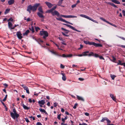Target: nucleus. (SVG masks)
Segmentation results:
<instances>
[{
    "instance_id": "50",
    "label": "nucleus",
    "mask_w": 125,
    "mask_h": 125,
    "mask_svg": "<svg viewBox=\"0 0 125 125\" xmlns=\"http://www.w3.org/2000/svg\"><path fill=\"white\" fill-rule=\"evenodd\" d=\"M111 5L114 7L115 8H117V6L114 3H112Z\"/></svg>"
},
{
    "instance_id": "13",
    "label": "nucleus",
    "mask_w": 125,
    "mask_h": 125,
    "mask_svg": "<svg viewBox=\"0 0 125 125\" xmlns=\"http://www.w3.org/2000/svg\"><path fill=\"white\" fill-rule=\"evenodd\" d=\"M61 74L62 76V80L64 81H65L66 80V77L65 74L64 73H61Z\"/></svg>"
},
{
    "instance_id": "18",
    "label": "nucleus",
    "mask_w": 125,
    "mask_h": 125,
    "mask_svg": "<svg viewBox=\"0 0 125 125\" xmlns=\"http://www.w3.org/2000/svg\"><path fill=\"white\" fill-rule=\"evenodd\" d=\"M14 2V0H10L8 1V3L9 5H11L13 4Z\"/></svg>"
},
{
    "instance_id": "32",
    "label": "nucleus",
    "mask_w": 125,
    "mask_h": 125,
    "mask_svg": "<svg viewBox=\"0 0 125 125\" xmlns=\"http://www.w3.org/2000/svg\"><path fill=\"white\" fill-rule=\"evenodd\" d=\"M62 29L63 31H66V32H65V33L67 34L68 33V32H69V31H68L67 30L63 28H62Z\"/></svg>"
},
{
    "instance_id": "17",
    "label": "nucleus",
    "mask_w": 125,
    "mask_h": 125,
    "mask_svg": "<svg viewBox=\"0 0 125 125\" xmlns=\"http://www.w3.org/2000/svg\"><path fill=\"white\" fill-rule=\"evenodd\" d=\"M77 98L79 100H80L83 101L84 100L83 98L82 97L77 95Z\"/></svg>"
},
{
    "instance_id": "35",
    "label": "nucleus",
    "mask_w": 125,
    "mask_h": 125,
    "mask_svg": "<svg viewBox=\"0 0 125 125\" xmlns=\"http://www.w3.org/2000/svg\"><path fill=\"white\" fill-rule=\"evenodd\" d=\"M62 1H59L58 4L57 5L59 6H60L62 3Z\"/></svg>"
},
{
    "instance_id": "48",
    "label": "nucleus",
    "mask_w": 125,
    "mask_h": 125,
    "mask_svg": "<svg viewBox=\"0 0 125 125\" xmlns=\"http://www.w3.org/2000/svg\"><path fill=\"white\" fill-rule=\"evenodd\" d=\"M61 17H62L65 18H67V15H61Z\"/></svg>"
},
{
    "instance_id": "29",
    "label": "nucleus",
    "mask_w": 125,
    "mask_h": 125,
    "mask_svg": "<svg viewBox=\"0 0 125 125\" xmlns=\"http://www.w3.org/2000/svg\"><path fill=\"white\" fill-rule=\"evenodd\" d=\"M53 10L52 9L47 10L46 12V13H51L52 14V12Z\"/></svg>"
},
{
    "instance_id": "19",
    "label": "nucleus",
    "mask_w": 125,
    "mask_h": 125,
    "mask_svg": "<svg viewBox=\"0 0 125 125\" xmlns=\"http://www.w3.org/2000/svg\"><path fill=\"white\" fill-rule=\"evenodd\" d=\"M110 96L113 100L115 101H116V98L113 94H110Z\"/></svg>"
},
{
    "instance_id": "57",
    "label": "nucleus",
    "mask_w": 125,
    "mask_h": 125,
    "mask_svg": "<svg viewBox=\"0 0 125 125\" xmlns=\"http://www.w3.org/2000/svg\"><path fill=\"white\" fill-rule=\"evenodd\" d=\"M79 125H87L85 123H83L82 124H81V123H80L79 124Z\"/></svg>"
},
{
    "instance_id": "5",
    "label": "nucleus",
    "mask_w": 125,
    "mask_h": 125,
    "mask_svg": "<svg viewBox=\"0 0 125 125\" xmlns=\"http://www.w3.org/2000/svg\"><path fill=\"white\" fill-rule=\"evenodd\" d=\"M43 13H40V12H38L37 13V15L40 18H42L41 20L42 21H44V16L43 15Z\"/></svg>"
},
{
    "instance_id": "40",
    "label": "nucleus",
    "mask_w": 125,
    "mask_h": 125,
    "mask_svg": "<svg viewBox=\"0 0 125 125\" xmlns=\"http://www.w3.org/2000/svg\"><path fill=\"white\" fill-rule=\"evenodd\" d=\"M35 30L36 31H37L38 30H40V28L39 27H35Z\"/></svg>"
},
{
    "instance_id": "45",
    "label": "nucleus",
    "mask_w": 125,
    "mask_h": 125,
    "mask_svg": "<svg viewBox=\"0 0 125 125\" xmlns=\"http://www.w3.org/2000/svg\"><path fill=\"white\" fill-rule=\"evenodd\" d=\"M77 104L76 103L74 105L73 107V108L74 109H75L76 108L77 106Z\"/></svg>"
},
{
    "instance_id": "52",
    "label": "nucleus",
    "mask_w": 125,
    "mask_h": 125,
    "mask_svg": "<svg viewBox=\"0 0 125 125\" xmlns=\"http://www.w3.org/2000/svg\"><path fill=\"white\" fill-rule=\"evenodd\" d=\"M13 113H17L16 111L15 108L13 109Z\"/></svg>"
},
{
    "instance_id": "8",
    "label": "nucleus",
    "mask_w": 125,
    "mask_h": 125,
    "mask_svg": "<svg viewBox=\"0 0 125 125\" xmlns=\"http://www.w3.org/2000/svg\"><path fill=\"white\" fill-rule=\"evenodd\" d=\"M16 35L18 38L20 39H21L23 37L22 34L20 31H18L16 33Z\"/></svg>"
},
{
    "instance_id": "58",
    "label": "nucleus",
    "mask_w": 125,
    "mask_h": 125,
    "mask_svg": "<svg viewBox=\"0 0 125 125\" xmlns=\"http://www.w3.org/2000/svg\"><path fill=\"white\" fill-rule=\"evenodd\" d=\"M94 56L96 57H99V55H98L97 54H95L94 55Z\"/></svg>"
},
{
    "instance_id": "30",
    "label": "nucleus",
    "mask_w": 125,
    "mask_h": 125,
    "mask_svg": "<svg viewBox=\"0 0 125 125\" xmlns=\"http://www.w3.org/2000/svg\"><path fill=\"white\" fill-rule=\"evenodd\" d=\"M30 29L32 31V32H34V30L33 26H32L31 28Z\"/></svg>"
},
{
    "instance_id": "43",
    "label": "nucleus",
    "mask_w": 125,
    "mask_h": 125,
    "mask_svg": "<svg viewBox=\"0 0 125 125\" xmlns=\"http://www.w3.org/2000/svg\"><path fill=\"white\" fill-rule=\"evenodd\" d=\"M61 115V114H60L59 115L57 116V118L59 119V120H60L61 119V118L60 117Z\"/></svg>"
},
{
    "instance_id": "41",
    "label": "nucleus",
    "mask_w": 125,
    "mask_h": 125,
    "mask_svg": "<svg viewBox=\"0 0 125 125\" xmlns=\"http://www.w3.org/2000/svg\"><path fill=\"white\" fill-rule=\"evenodd\" d=\"M13 19L12 18H11L9 19L8 20V21L9 22V21H13Z\"/></svg>"
},
{
    "instance_id": "10",
    "label": "nucleus",
    "mask_w": 125,
    "mask_h": 125,
    "mask_svg": "<svg viewBox=\"0 0 125 125\" xmlns=\"http://www.w3.org/2000/svg\"><path fill=\"white\" fill-rule=\"evenodd\" d=\"M45 3L49 8H51L53 6V5L50 2H46Z\"/></svg>"
},
{
    "instance_id": "46",
    "label": "nucleus",
    "mask_w": 125,
    "mask_h": 125,
    "mask_svg": "<svg viewBox=\"0 0 125 125\" xmlns=\"http://www.w3.org/2000/svg\"><path fill=\"white\" fill-rule=\"evenodd\" d=\"M25 120L27 123H28L29 122V121L28 119L27 118H25Z\"/></svg>"
},
{
    "instance_id": "26",
    "label": "nucleus",
    "mask_w": 125,
    "mask_h": 125,
    "mask_svg": "<svg viewBox=\"0 0 125 125\" xmlns=\"http://www.w3.org/2000/svg\"><path fill=\"white\" fill-rule=\"evenodd\" d=\"M67 18H76L77 17L75 16H72V15H67Z\"/></svg>"
},
{
    "instance_id": "33",
    "label": "nucleus",
    "mask_w": 125,
    "mask_h": 125,
    "mask_svg": "<svg viewBox=\"0 0 125 125\" xmlns=\"http://www.w3.org/2000/svg\"><path fill=\"white\" fill-rule=\"evenodd\" d=\"M94 53L93 52H91L89 54H88V56H94Z\"/></svg>"
},
{
    "instance_id": "20",
    "label": "nucleus",
    "mask_w": 125,
    "mask_h": 125,
    "mask_svg": "<svg viewBox=\"0 0 125 125\" xmlns=\"http://www.w3.org/2000/svg\"><path fill=\"white\" fill-rule=\"evenodd\" d=\"M39 110L41 112L45 113L46 114H48L45 110L44 109H42V108H40L39 109Z\"/></svg>"
},
{
    "instance_id": "25",
    "label": "nucleus",
    "mask_w": 125,
    "mask_h": 125,
    "mask_svg": "<svg viewBox=\"0 0 125 125\" xmlns=\"http://www.w3.org/2000/svg\"><path fill=\"white\" fill-rule=\"evenodd\" d=\"M112 2L117 4H120V2L119 1L116 0H112Z\"/></svg>"
},
{
    "instance_id": "2",
    "label": "nucleus",
    "mask_w": 125,
    "mask_h": 125,
    "mask_svg": "<svg viewBox=\"0 0 125 125\" xmlns=\"http://www.w3.org/2000/svg\"><path fill=\"white\" fill-rule=\"evenodd\" d=\"M40 35L41 36H43V38L45 39L48 36V32L46 31H44L43 29H42V31H40Z\"/></svg>"
},
{
    "instance_id": "51",
    "label": "nucleus",
    "mask_w": 125,
    "mask_h": 125,
    "mask_svg": "<svg viewBox=\"0 0 125 125\" xmlns=\"http://www.w3.org/2000/svg\"><path fill=\"white\" fill-rule=\"evenodd\" d=\"M84 42L85 44H89V42L84 41Z\"/></svg>"
},
{
    "instance_id": "31",
    "label": "nucleus",
    "mask_w": 125,
    "mask_h": 125,
    "mask_svg": "<svg viewBox=\"0 0 125 125\" xmlns=\"http://www.w3.org/2000/svg\"><path fill=\"white\" fill-rule=\"evenodd\" d=\"M123 63H122L121 61L120 60L118 61V65H123Z\"/></svg>"
},
{
    "instance_id": "37",
    "label": "nucleus",
    "mask_w": 125,
    "mask_h": 125,
    "mask_svg": "<svg viewBox=\"0 0 125 125\" xmlns=\"http://www.w3.org/2000/svg\"><path fill=\"white\" fill-rule=\"evenodd\" d=\"M7 95H5V97H4V98L3 99L2 101H5L6 100V99L7 98Z\"/></svg>"
},
{
    "instance_id": "53",
    "label": "nucleus",
    "mask_w": 125,
    "mask_h": 125,
    "mask_svg": "<svg viewBox=\"0 0 125 125\" xmlns=\"http://www.w3.org/2000/svg\"><path fill=\"white\" fill-rule=\"evenodd\" d=\"M99 58L100 59H102L104 60V58L102 56H99Z\"/></svg>"
},
{
    "instance_id": "1",
    "label": "nucleus",
    "mask_w": 125,
    "mask_h": 125,
    "mask_svg": "<svg viewBox=\"0 0 125 125\" xmlns=\"http://www.w3.org/2000/svg\"><path fill=\"white\" fill-rule=\"evenodd\" d=\"M40 5V3H36L33 6H32L31 5H30L27 7V11H29L30 13H31V10L33 11H35L37 7Z\"/></svg>"
},
{
    "instance_id": "55",
    "label": "nucleus",
    "mask_w": 125,
    "mask_h": 125,
    "mask_svg": "<svg viewBox=\"0 0 125 125\" xmlns=\"http://www.w3.org/2000/svg\"><path fill=\"white\" fill-rule=\"evenodd\" d=\"M122 12L124 16H125V11L124 10H123L122 11Z\"/></svg>"
},
{
    "instance_id": "23",
    "label": "nucleus",
    "mask_w": 125,
    "mask_h": 125,
    "mask_svg": "<svg viewBox=\"0 0 125 125\" xmlns=\"http://www.w3.org/2000/svg\"><path fill=\"white\" fill-rule=\"evenodd\" d=\"M30 31L29 30H27L25 33H23V35L24 36L27 35L29 32Z\"/></svg>"
},
{
    "instance_id": "7",
    "label": "nucleus",
    "mask_w": 125,
    "mask_h": 125,
    "mask_svg": "<svg viewBox=\"0 0 125 125\" xmlns=\"http://www.w3.org/2000/svg\"><path fill=\"white\" fill-rule=\"evenodd\" d=\"M64 25H66V26H67V27L70 28L71 29H72V30H74V31H78V32H80V31L79 30H77V29H75L74 27H73V26H72L70 25H69V24H64Z\"/></svg>"
},
{
    "instance_id": "63",
    "label": "nucleus",
    "mask_w": 125,
    "mask_h": 125,
    "mask_svg": "<svg viewBox=\"0 0 125 125\" xmlns=\"http://www.w3.org/2000/svg\"><path fill=\"white\" fill-rule=\"evenodd\" d=\"M65 23H68V24H70L71 25H73V23H71V22H68V21H66V22Z\"/></svg>"
},
{
    "instance_id": "62",
    "label": "nucleus",
    "mask_w": 125,
    "mask_h": 125,
    "mask_svg": "<svg viewBox=\"0 0 125 125\" xmlns=\"http://www.w3.org/2000/svg\"><path fill=\"white\" fill-rule=\"evenodd\" d=\"M62 56L64 57H67V55H66L64 54H63L62 55Z\"/></svg>"
},
{
    "instance_id": "15",
    "label": "nucleus",
    "mask_w": 125,
    "mask_h": 125,
    "mask_svg": "<svg viewBox=\"0 0 125 125\" xmlns=\"http://www.w3.org/2000/svg\"><path fill=\"white\" fill-rule=\"evenodd\" d=\"M22 105L24 109L28 110L30 109L29 107H27L23 103H22Z\"/></svg>"
},
{
    "instance_id": "14",
    "label": "nucleus",
    "mask_w": 125,
    "mask_h": 125,
    "mask_svg": "<svg viewBox=\"0 0 125 125\" xmlns=\"http://www.w3.org/2000/svg\"><path fill=\"white\" fill-rule=\"evenodd\" d=\"M8 25L9 27V28L11 29H14V27H12V24L11 22H8Z\"/></svg>"
},
{
    "instance_id": "6",
    "label": "nucleus",
    "mask_w": 125,
    "mask_h": 125,
    "mask_svg": "<svg viewBox=\"0 0 125 125\" xmlns=\"http://www.w3.org/2000/svg\"><path fill=\"white\" fill-rule=\"evenodd\" d=\"M100 19H101V20H102L104 21V22L107 23L112 25V26H114L115 27H117V26L116 25L110 23V22H109L108 21H106L104 19V18H103L101 17L100 18Z\"/></svg>"
},
{
    "instance_id": "11",
    "label": "nucleus",
    "mask_w": 125,
    "mask_h": 125,
    "mask_svg": "<svg viewBox=\"0 0 125 125\" xmlns=\"http://www.w3.org/2000/svg\"><path fill=\"white\" fill-rule=\"evenodd\" d=\"M52 14L53 16L56 15L57 16H58L60 15L59 12L56 10H55L54 11H52Z\"/></svg>"
},
{
    "instance_id": "24",
    "label": "nucleus",
    "mask_w": 125,
    "mask_h": 125,
    "mask_svg": "<svg viewBox=\"0 0 125 125\" xmlns=\"http://www.w3.org/2000/svg\"><path fill=\"white\" fill-rule=\"evenodd\" d=\"M89 52L88 51H87L83 52V56H88V54H87V53Z\"/></svg>"
},
{
    "instance_id": "44",
    "label": "nucleus",
    "mask_w": 125,
    "mask_h": 125,
    "mask_svg": "<svg viewBox=\"0 0 125 125\" xmlns=\"http://www.w3.org/2000/svg\"><path fill=\"white\" fill-rule=\"evenodd\" d=\"M77 5V4H73V5H72V8H74Z\"/></svg>"
},
{
    "instance_id": "21",
    "label": "nucleus",
    "mask_w": 125,
    "mask_h": 125,
    "mask_svg": "<svg viewBox=\"0 0 125 125\" xmlns=\"http://www.w3.org/2000/svg\"><path fill=\"white\" fill-rule=\"evenodd\" d=\"M38 10L40 13H44L42 7H40L39 8Z\"/></svg>"
},
{
    "instance_id": "38",
    "label": "nucleus",
    "mask_w": 125,
    "mask_h": 125,
    "mask_svg": "<svg viewBox=\"0 0 125 125\" xmlns=\"http://www.w3.org/2000/svg\"><path fill=\"white\" fill-rule=\"evenodd\" d=\"M111 77L112 79L114 80V78H115V77H116V76L115 75H111Z\"/></svg>"
},
{
    "instance_id": "56",
    "label": "nucleus",
    "mask_w": 125,
    "mask_h": 125,
    "mask_svg": "<svg viewBox=\"0 0 125 125\" xmlns=\"http://www.w3.org/2000/svg\"><path fill=\"white\" fill-rule=\"evenodd\" d=\"M106 120L107 121V122L108 123H110L111 122L110 120H109L107 118H106Z\"/></svg>"
},
{
    "instance_id": "59",
    "label": "nucleus",
    "mask_w": 125,
    "mask_h": 125,
    "mask_svg": "<svg viewBox=\"0 0 125 125\" xmlns=\"http://www.w3.org/2000/svg\"><path fill=\"white\" fill-rule=\"evenodd\" d=\"M36 125H42L40 122H37L36 124Z\"/></svg>"
},
{
    "instance_id": "36",
    "label": "nucleus",
    "mask_w": 125,
    "mask_h": 125,
    "mask_svg": "<svg viewBox=\"0 0 125 125\" xmlns=\"http://www.w3.org/2000/svg\"><path fill=\"white\" fill-rule=\"evenodd\" d=\"M67 57H72L73 56V55L72 54H67Z\"/></svg>"
},
{
    "instance_id": "4",
    "label": "nucleus",
    "mask_w": 125,
    "mask_h": 125,
    "mask_svg": "<svg viewBox=\"0 0 125 125\" xmlns=\"http://www.w3.org/2000/svg\"><path fill=\"white\" fill-rule=\"evenodd\" d=\"M10 115L11 117L14 119L15 118H17L19 116V115L17 113H13V112L10 113Z\"/></svg>"
},
{
    "instance_id": "64",
    "label": "nucleus",
    "mask_w": 125,
    "mask_h": 125,
    "mask_svg": "<svg viewBox=\"0 0 125 125\" xmlns=\"http://www.w3.org/2000/svg\"><path fill=\"white\" fill-rule=\"evenodd\" d=\"M56 8V6H55V7H53L52 9V10L53 11V10H55Z\"/></svg>"
},
{
    "instance_id": "22",
    "label": "nucleus",
    "mask_w": 125,
    "mask_h": 125,
    "mask_svg": "<svg viewBox=\"0 0 125 125\" xmlns=\"http://www.w3.org/2000/svg\"><path fill=\"white\" fill-rule=\"evenodd\" d=\"M94 46L96 47H102V45L101 44L98 43H95Z\"/></svg>"
},
{
    "instance_id": "49",
    "label": "nucleus",
    "mask_w": 125,
    "mask_h": 125,
    "mask_svg": "<svg viewBox=\"0 0 125 125\" xmlns=\"http://www.w3.org/2000/svg\"><path fill=\"white\" fill-rule=\"evenodd\" d=\"M74 55V56L76 55V56H79V57H81V56H83V53L81 54H78V55Z\"/></svg>"
},
{
    "instance_id": "54",
    "label": "nucleus",
    "mask_w": 125,
    "mask_h": 125,
    "mask_svg": "<svg viewBox=\"0 0 125 125\" xmlns=\"http://www.w3.org/2000/svg\"><path fill=\"white\" fill-rule=\"evenodd\" d=\"M118 37L121 39H122L123 40H125V38H124V37H120V36H118Z\"/></svg>"
},
{
    "instance_id": "12",
    "label": "nucleus",
    "mask_w": 125,
    "mask_h": 125,
    "mask_svg": "<svg viewBox=\"0 0 125 125\" xmlns=\"http://www.w3.org/2000/svg\"><path fill=\"white\" fill-rule=\"evenodd\" d=\"M45 102L44 100H42L41 101H39L38 102V103L39 104L43 105L45 104Z\"/></svg>"
},
{
    "instance_id": "34",
    "label": "nucleus",
    "mask_w": 125,
    "mask_h": 125,
    "mask_svg": "<svg viewBox=\"0 0 125 125\" xmlns=\"http://www.w3.org/2000/svg\"><path fill=\"white\" fill-rule=\"evenodd\" d=\"M95 42H89V44L90 45H92L94 46L95 44Z\"/></svg>"
},
{
    "instance_id": "16",
    "label": "nucleus",
    "mask_w": 125,
    "mask_h": 125,
    "mask_svg": "<svg viewBox=\"0 0 125 125\" xmlns=\"http://www.w3.org/2000/svg\"><path fill=\"white\" fill-rule=\"evenodd\" d=\"M56 19L57 20L61 21L65 23L66 22V21L65 20L63 19L62 18H56Z\"/></svg>"
},
{
    "instance_id": "42",
    "label": "nucleus",
    "mask_w": 125,
    "mask_h": 125,
    "mask_svg": "<svg viewBox=\"0 0 125 125\" xmlns=\"http://www.w3.org/2000/svg\"><path fill=\"white\" fill-rule=\"evenodd\" d=\"M58 104L56 102H55L53 104V105L54 107H56L57 105H58Z\"/></svg>"
},
{
    "instance_id": "9",
    "label": "nucleus",
    "mask_w": 125,
    "mask_h": 125,
    "mask_svg": "<svg viewBox=\"0 0 125 125\" xmlns=\"http://www.w3.org/2000/svg\"><path fill=\"white\" fill-rule=\"evenodd\" d=\"M21 86L24 88V89L26 90V93L28 94H29L30 93L28 87L23 84L21 85Z\"/></svg>"
},
{
    "instance_id": "27",
    "label": "nucleus",
    "mask_w": 125,
    "mask_h": 125,
    "mask_svg": "<svg viewBox=\"0 0 125 125\" xmlns=\"http://www.w3.org/2000/svg\"><path fill=\"white\" fill-rule=\"evenodd\" d=\"M112 56V58H113V60H112L110 59V60L111 61H112V62H115V61L116 60V58H115L114 57V56Z\"/></svg>"
},
{
    "instance_id": "61",
    "label": "nucleus",
    "mask_w": 125,
    "mask_h": 125,
    "mask_svg": "<svg viewBox=\"0 0 125 125\" xmlns=\"http://www.w3.org/2000/svg\"><path fill=\"white\" fill-rule=\"evenodd\" d=\"M84 114L85 115L87 116H89V114L87 113H85Z\"/></svg>"
},
{
    "instance_id": "60",
    "label": "nucleus",
    "mask_w": 125,
    "mask_h": 125,
    "mask_svg": "<svg viewBox=\"0 0 125 125\" xmlns=\"http://www.w3.org/2000/svg\"><path fill=\"white\" fill-rule=\"evenodd\" d=\"M60 66L62 68H64V66L62 64H61Z\"/></svg>"
},
{
    "instance_id": "39",
    "label": "nucleus",
    "mask_w": 125,
    "mask_h": 125,
    "mask_svg": "<svg viewBox=\"0 0 125 125\" xmlns=\"http://www.w3.org/2000/svg\"><path fill=\"white\" fill-rule=\"evenodd\" d=\"M106 117L103 118L102 120L101 121V122H103L105 120H106Z\"/></svg>"
},
{
    "instance_id": "28",
    "label": "nucleus",
    "mask_w": 125,
    "mask_h": 125,
    "mask_svg": "<svg viewBox=\"0 0 125 125\" xmlns=\"http://www.w3.org/2000/svg\"><path fill=\"white\" fill-rule=\"evenodd\" d=\"M10 10V9H6L5 11L4 12V14H6L9 13V11Z\"/></svg>"
},
{
    "instance_id": "47",
    "label": "nucleus",
    "mask_w": 125,
    "mask_h": 125,
    "mask_svg": "<svg viewBox=\"0 0 125 125\" xmlns=\"http://www.w3.org/2000/svg\"><path fill=\"white\" fill-rule=\"evenodd\" d=\"M62 34L64 36H66V37H68L69 36V35H66L63 32H62Z\"/></svg>"
},
{
    "instance_id": "3",
    "label": "nucleus",
    "mask_w": 125,
    "mask_h": 125,
    "mask_svg": "<svg viewBox=\"0 0 125 125\" xmlns=\"http://www.w3.org/2000/svg\"><path fill=\"white\" fill-rule=\"evenodd\" d=\"M80 16H81L82 17L84 18H86L88 19L89 20H91L94 22L96 23H98V22L97 21H96V20H94V19H92L91 18L89 17H88V16H86L85 15L82 14H80Z\"/></svg>"
}]
</instances>
